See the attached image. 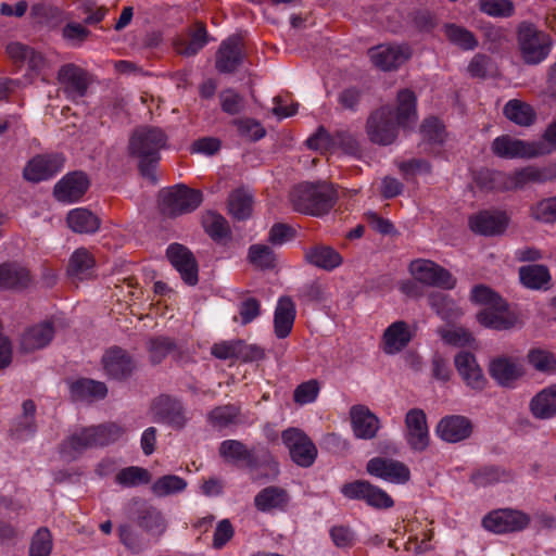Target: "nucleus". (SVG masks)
<instances>
[{"label":"nucleus","mask_w":556,"mask_h":556,"mask_svg":"<svg viewBox=\"0 0 556 556\" xmlns=\"http://www.w3.org/2000/svg\"><path fill=\"white\" fill-rule=\"evenodd\" d=\"M202 225L214 241H222L230 236L228 222L216 212H206L202 217Z\"/></svg>","instance_id":"obj_43"},{"label":"nucleus","mask_w":556,"mask_h":556,"mask_svg":"<svg viewBox=\"0 0 556 556\" xmlns=\"http://www.w3.org/2000/svg\"><path fill=\"white\" fill-rule=\"evenodd\" d=\"M489 372L498 386L513 388L525 375V368L518 358L500 356L490 362Z\"/></svg>","instance_id":"obj_18"},{"label":"nucleus","mask_w":556,"mask_h":556,"mask_svg":"<svg viewBox=\"0 0 556 556\" xmlns=\"http://www.w3.org/2000/svg\"><path fill=\"white\" fill-rule=\"evenodd\" d=\"M151 481V473L137 466H130L119 470L115 477V482L123 488H135L141 484H148Z\"/></svg>","instance_id":"obj_48"},{"label":"nucleus","mask_w":556,"mask_h":556,"mask_svg":"<svg viewBox=\"0 0 556 556\" xmlns=\"http://www.w3.org/2000/svg\"><path fill=\"white\" fill-rule=\"evenodd\" d=\"M479 10L491 17H510L515 14L511 0H479Z\"/></svg>","instance_id":"obj_51"},{"label":"nucleus","mask_w":556,"mask_h":556,"mask_svg":"<svg viewBox=\"0 0 556 556\" xmlns=\"http://www.w3.org/2000/svg\"><path fill=\"white\" fill-rule=\"evenodd\" d=\"M471 300L476 304L489 307L501 304L503 299L493 292L490 288L484 286H477L471 291Z\"/></svg>","instance_id":"obj_63"},{"label":"nucleus","mask_w":556,"mask_h":556,"mask_svg":"<svg viewBox=\"0 0 556 556\" xmlns=\"http://www.w3.org/2000/svg\"><path fill=\"white\" fill-rule=\"evenodd\" d=\"M36 406L33 401H25L23 403V420L14 430L17 439L25 440L35 433L36 427L34 424V415Z\"/></svg>","instance_id":"obj_55"},{"label":"nucleus","mask_w":556,"mask_h":556,"mask_svg":"<svg viewBox=\"0 0 556 556\" xmlns=\"http://www.w3.org/2000/svg\"><path fill=\"white\" fill-rule=\"evenodd\" d=\"M187 481L176 475H166L156 479L151 485V491L155 496L164 497L180 493L186 490Z\"/></svg>","instance_id":"obj_46"},{"label":"nucleus","mask_w":556,"mask_h":556,"mask_svg":"<svg viewBox=\"0 0 556 556\" xmlns=\"http://www.w3.org/2000/svg\"><path fill=\"white\" fill-rule=\"evenodd\" d=\"M417 122L416 97L408 89L397 93L396 106H381L371 113L366 123L369 140L376 144L389 146L395 141L399 129H407Z\"/></svg>","instance_id":"obj_1"},{"label":"nucleus","mask_w":556,"mask_h":556,"mask_svg":"<svg viewBox=\"0 0 556 556\" xmlns=\"http://www.w3.org/2000/svg\"><path fill=\"white\" fill-rule=\"evenodd\" d=\"M249 260L256 267L273 268L276 264L274 251L264 244H253L249 249Z\"/></svg>","instance_id":"obj_57"},{"label":"nucleus","mask_w":556,"mask_h":556,"mask_svg":"<svg viewBox=\"0 0 556 556\" xmlns=\"http://www.w3.org/2000/svg\"><path fill=\"white\" fill-rule=\"evenodd\" d=\"M96 261L92 254L85 248H79L71 255L67 273L76 279H86L93 274Z\"/></svg>","instance_id":"obj_38"},{"label":"nucleus","mask_w":556,"mask_h":556,"mask_svg":"<svg viewBox=\"0 0 556 556\" xmlns=\"http://www.w3.org/2000/svg\"><path fill=\"white\" fill-rule=\"evenodd\" d=\"M305 261L326 271H332L340 267L343 263V257L333 248L325 244H317L304 250Z\"/></svg>","instance_id":"obj_29"},{"label":"nucleus","mask_w":556,"mask_h":556,"mask_svg":"<svg viewBox=\"0 0 556 556\" xmlns=\"http://www.w3.org/2000/svg\"><path fill=\"white\" fill-rule=\"evenodd\" d=\"M531 414L538 419L556 416V383L542 389L530 402Z\"/></svg>","instance_id":"obj_31"},{"label":"nucleus","mask_w":556,"mask_h":556,"mask_svg":"<svg viewBox=\"0 0 556 556\" xmlns=\"http://www.w3.org/2000/svg\"><path fill=\"white\" fill-rule=\"evenodd\" d=\"M517 42L520 56L528 65H538L544 62L554 47V40L549 34L526 22L518 27Z\"/></svg>","instance_id":"obj_5"},{"label":"nucleus","mask_w":556,"mask_h":556,"mask_svg":"<svg viewBox=\"0 0 556 556\" xmlns=\"http://www.w3.org/2000/svg\"><path fill=\"white\" fill-rule=\"evenodd\" d=\"M65 159L62 154L37 155L24 168V177L31 182L50 179L64 167Z\"/></svg>","instance_id":"obj_16"},{"label":"nucleus","mask_w":556,"mask_h":556,"mask_svg":"<svg viewBox=\"0 0 556 556\" xmlns=\"http://www.w3.org/2000/svg\"><path fill=\"white\" fill-rule=\"evenodd\" d=\"M166 255L186 283L193 286L198 282V266L192 253L187 248L180 244H170Z\"/></svg>","instance_id":"obj_23"},{"label":"nucleus","mask_w":556,"mask_h":556,"mask_svg":"<svg viewBox=\"0 0 556 556\" xmlns=\"http://www.w3.org/2000/svg\"><path fill=\"white\" fill-rule=\"evenodd\" d=\"M350 417L353 433L357 439L370 440L376 437L380 428V420L368 407L352 406Z\"/></svg>","instance_id":"obj_25"},{"label":"nucleus","mask_w":556,"mask_h":556,"mask_svg":"<svg viewBox=\"0 0 556 556\" xmlns=\"http://www.w3.org/2000/svg\"><path fill=\"white\" fill-rule=\"evenodd\" d=\"M290 201L300 213L321 216L333 206L334 191L327 182L301 184L291 191Z\"/></svg>","instance_id":"obj_4"},{"label":"nucleus","mask_w":556,"mask_h":556,"mask_svg":"<svg viewBox=\"0 0 556 556\" xmlns=\"http://www.w3.org/2000/svg\"><path fill=\"white\" fill-rule=\"evenodd\" d=\"M289 500V495L283 489L267 486L256 494L254 505L257 510L263 513L283 510L288 506Z\"/></svg>","instance_id":"obj_32"},{"label":"nucleus","mask_w":556,"mask_h":556,"mask_svg":"<svg viewBox=\"0 0 556 556\" xmlns=\"http://www.w3.org/2000/svg\"><path fill=\"white\" fill-rule=\"evenodd\" d=\"M443 30L448 41L463 50H473L478 46L475 35L460 25L446 24Z\"/></svg>","instance_id":"obj_45"},{"label":"nucleus","mask_w":556,"mask_h":556,"mask_svg":"<svg viewBox=\"0 0 556 556\" xmlns=\"http://www.w3.org/2000/svg\"><path fill=\"white\" fill-rule=\"evenodd\" d=\"M138 525L149 534L157 536L162 535L167 528L164 515L155 507L144 509L139 516Z\"/></svg>","instance_id":"obj_44"},{"label":"nucleus","mask_w":556,"mask_h":556,"mask_svg":"<svg viewBox=\"0 0 556 556\" xmlns=\"http://www.w3.org/2000/svg\"><path fill=\"white\" fill-rule=\"evenodd\" d=\"M520 281L529 289H541L551 280L548 269L543 265H527L519 269Z\"/></svg>","instance_id":"obj_42"},{"label":"nucleus","mask_w":556,"mask_h":556,"mask_svg":"<svg viewBox=\"0 0 556 556\" xmlns=\"http://www.w3.org/2000/svg\"><path fill=\"white\" fill-rule=\"evenodd\" d=\"M428 302L443 320L452 321L463 314L456 303L444 293L432 292L428 298Z\"/></svg>","instance_id":"obj_40"},{"label":"nucleus","mask_w":556,"mask_h":556,"mask_svg":"<svg viewBox=\"0 0 556 556\" xmlns=\"http://www.w3.org/2000/svg\"><path fill=\"white\" fill-rule=\"evenodd\" d=\"M29 281L28 271L16 264L0 265V289H17Z\"/></svg>","instance_id":"obj_39"},{"label":"nucleus","mask_w":556,"mask_h":556,"mask_svg":"<svg viewBox=\"0 0 556 556\" xmlns=\"http://www.w3.org/2000/svg\"><path fill=\"white\" fill-rule=\"evenodd\" d=\"M413 338L409 325L403 320L392 323L383 332L381 349L388 355H394L404 350Z\"/></svg>","instance_id":"obj_27"},{"label":"nucleus","mask_w":556,"mask_h":556,"mask_svg":"<svg viewBox=\"0 0 556 556\" xmlns=\"http://www.w3.org/2000/svg\"><path fill=\"white\" fill-rule=\"evenodd\" d=\"M67 226L77 233H94L100 228V219L85 207L71 210L66 216Z\"/></svg>","instance_id":"obj_36"},{"label":"nucleus","mask_w":556,"mask_h":556,"mask_svg":"<svg viewBox=\"0 0 556 556\" xmlns=\"http://www.w3.org/2000/svg\"><path fill=\"white\" fill-rule=\"evenodd\" d=\"M366 470L370 476L394 484H404L410 479V470L404 463L388 457L369 459Z\"/></svg>","instance_id":"obj_14"},{"label":"nucleus","mask_w":556,"mask_h":556,"mask_svg":"<svg viewBox=\"0 0 556 556\" xmlns=\"http://www.w3.org/2000/svg\"><path fill=\"white\" fill-rule=\"evenodd\" d=\"M438 333L444 343L453 346H467L473 341L471 333L462 327H444Z\"/></svg>","instance_id":"obj_54"},{"label":"nucleus","mask_w":556,"mask_h":556,"mask_svg":"<svg viewBox=\"0 0 556 556\" xmlns=\"http://www.w3.org/2000/svg\"><path fill=\"white\" fill-rule=\"evenodd\" d=\"M240 136L250 140H260L266 135L262 124L253 118H239L233 122Z\"/></svg>","instance_id":"obj_61"},{"label":"nucleus","mask_w":556,"mask_h":556,"mask_svg":"<svg viewBox=\"0 0 556 556\" xmlns=\"http://www.w3.org/2000/svg\"><path fill=\"white\" fill-rule=\"evenodd\" d=\"M220 456L229 463L250 462L252 459L251 452L247 446L237 440H225L219 446Z\"/></svg>","instance_id":"obj_49"},{"label":"nucleus","mask_w":556,"mask_h":556,"mask_svg":"<svg viewBox=\"0 0 556 556\" xmlns=\"http://www.w3.org/2000/svg\"><path fill=\"white\" fill-rule=\"evenodd\" d=\"M202 200L200 191L186 186H177L164 194L163 208L169 215H181L194 211Z\"/></svg>","instance_id":"obj_13"},{"label":"nucleus","mask_w":556,"mask_h":556,"mask_svg":"<svg viewBox=\"0 0 556 556\" xmlns=\"http://www.w3.org/2000/svg\"><path fill=\"white\" fill-rule=\"evenodd\" d=\"M239 409L233 405L214 408L208 415V421L214 428L223 429L238 422Z\"/></svg>","instance_id":"obj_53"},{"label":"nucleus","mask_w":556,"mask_h":556,"mask_svg":"<svg viewBox=\"0 0 556 556\" xmlns=\"http://www.w3.org/2000/svg\"><path fill=\"white\" fill-rule=\"evenodd\" d=\"M102 365L106 375L115 379L126 377L134 368L131 358L119 348L108 350L102 357Z\"/></svg>","instance_id":"obj_30"},{"label":"nucleus","mask_w":556,"mask_h":556,"mask_svg":"<svg viewBox=\"0 0 556 556\" xmlns=\"http://www.w3.org/2000/svg\"><path fill=\"white\" fill-rule=\"evenodd\" d=\"M529 364L538 371L551 372L556 370L554 354L544 349H532L527 355Z\"/></svg>","instance_id":"obj_52"},{"label":"nucleus","mask_w":556,"mask_h":556,"mask_svg":"<svg viewBox=\"0 0 556 556\" xmlns=\"http://www.w3.org/2000/svg\"><path fill=\"white\" fill-rule=\"evenodd\" d=\"M127 429L116 422L97 427L83 428L71 434L60 447L64 460L77 458L84 451L93 446H103L124 437Z\"/></svg>","instance_id":"obj_2"},{"label":"nucleus","mask_w":556,"mask_h":556,"mask_svg":"<svg viewBox=\"0 0 556 556\" xmlns=\"http://www.w3.org/2000/svg\"><path fill=\"white\" fill-rule=\"evenodd\" d=\"M242 60V40L238 36H231L220 43L216 54V68L222 73H231L237 70Z\"/></svg>","instance_id":"obj_26"},{"label":"nucleus","mask_w":556,"mask_h":556,"mask_svg":"<svg viewBox=\"0 0 556 556\" xmlns=\"http://www.w3.org/2000/svg\"><path fill=\"white\" fill-rule=\"evenodd\" d=\"M458 375L465 384L476 392H481L488 384L481 367L473 354L469 352H459L454 359Z\"/></svg>","instance_id":"obj_19"},{"label":"nucleus","mask_w":556,"mask_h":556,"mask_svg":"<svg viewBox=\"0 0 556 556\" xmlns=\"http://www.w3.org/2000/svg\"><path fill=\"white\" fill-rule=\"evenodd\" d=\"M337 132L331 135L325 128L320 127L315 135L311 136L306 142L309 149L325 152H336Z\"/></svg>","instance_id":"obj_58"},{"label":"nucleus","mask_w":556,"mask_h":556,"mask_svg":"<svg viewBox=\"0 0 556 556\" xmlns=\"http://www.w3.org/2000/svg\"><path fill=\"white\" fill-rule=\"evenodd\" d=\"M167 137L155 127H140L129 140L130 154L139 160V168L146 178L156 181L155 166L160 160V151L166 147Z\"/></svg>","instance_id":"obj_3"},{"label":"nucleus","mask_w":556,"mask_h":556,"mask_svg":"<svg viewBox=\"0 0 556 556\" xmlns=\"http://www.w3.org/2000/svg\"><path fill=\"white\" fill-rule=\"evenodd\" d=\"M52 546L53 543L50 531L47 528H40L31 539L29 556H50Z\"/></svg>","instance_id":"obj_56"},{"label":"nucleus","mask_w":556,"mask_h":556,"mask_svg":"<svg viewBox=\"0 0 556 556\" xmlns=\"http://www.w3.org/2000/svg\"><path fill=\"white\" fill-rule=\"evenodd\" d=\"M503 113L510 122L528 127L536 119V112L532 105L518 99L509 100L503 109Z\"/></svg>","instance_id":"obj_37"},{"label":"nucleus","mask_w":556,"mask_h":556,"mask_svg":"<svg viewBox=\"0 0 556 556\" xmlns=\"http://www.w3.org/2000/svg\"><path fill=\"white\" fill-rule=\"evenodd\" d=\"M480 325L495 330H508L518 321L516 314L510 312L507 303L502 300L501 304L484 307L477 314Z\"/></svg>","instance_id":"obj_24"},{"label":"nucleus","mask_w":556,"mask_h":556,"mask_svg":"<svg viewBox=\"0 0 556 556\" xmlns=\"http://www.w3.org/2000/svg\"><path fill=\"white\" fill-rule=\"evenodd\" d=\"M509 217L502 211H481L469 218L470 229L482 236H496L505 231Z\"/></svg>","instance_id":"obj_21"},{"label":"nucleus","mask_w":556,"mask_h":556,"mask_svg":"<svg viewBox=\"0 0 556 556\" xmlns=\"http://www.w3.org/2000/svg\"><path fill=\"white\" fill-rule=\"evenodd\" d=\"M70 392L74 401L91 402L105 397L108 388L103 382L83 378L70 384Z\"/></svg>","instance_id":"obj_33"},{"label":"nucleus","mask_w":556,"mask_h":556,"mask_svg":"<svg viewBox=\"0 0 556 556\" xmlns=\"http://www.w3.org/2000/svg\"><path fill=\"white\" fill-rule=\"evenodd\" d=\"M341 493L349 500H363L367 505L378 509L391 508L394 505L386 491L364 480L345 483L341 488Z\"/></svg>","instance_id":"obj_10"},{"label":"nucleus","mask_w":556,"mask_h":556,"mask_svg":"<svg viewBox=\"0 0 556 556\" xmlns=\"http://www.w3.org/2000/svg\"><path fill=\"white\" fill-rule=\"evenodd\" d=\"M54 336V329L51 323L45 321L28 328L22 336L21 346L29 352L42 349L50 343Z\"/></svg>","instance_id":"obj_35"},{"label":"nucleus","mask_w":556,"mask_h":556,"mask_svg":"<svg viewBox=\"0 0 556 556\" xmlns=\"http://www.w3.org/2000/svg\"><path fill=\"white\" fill-rule=\"evenodd\" d=\"M531 216L542 223L556 222V197L540 201L531 207Z\"/></svg>","instance_id":"obj_60"},{"label":"nucleus","mask_w":556,"mask_h":556,"mask_svg":"<svg viewBox=\"0 0 556 556\" xmlns=\"http://www.w3.org/2000/svg\"><path fill=\"white\" fill-rule=\"evenodd\" d=\"M375 66L382 71L395 70L404 64L412 55L406 45H379L368 51Z\"/></svg>","instance_id":"obj_17"},{"label":"nucleus","mask_w":556,"mask_h":556,"mask_svg":"<svg viewBox=\"0 0 556 556\" xmlns=\"http://www.w3.org/2000/svg\"><path fill=\"white\" fill-rule=\"evenodd\" d=\"M153 413L157 421L181 429L187 424L185 409L179 401L168 396H161L153 406Z\"/></svg>","instance_id":"obj_28"},{"label":"nucleus","mask_w":556,"mask_h":556,"mask_svg":"<svg viewBox=\"0 0 556 556\" xmlns=\"http://www.w3.org/2000/svg\"><path fill=\"white\" fill-rule=\"evenodd\" d=\"M471 421L460 415L443 417L435 427L437 435L445 442L457 443L470 437Z\"/></svg>","instance_id":"obj_22"},{"label":"nucleus","mask_w":556,"mask_h":556,"mask_svg":"<svg viewBox=\"0 0 556 556\" xmlns=\"http://www.w3.org/2000/svg\"><path fill=\"white\" fill-rule=\"evenodd\" d=\"M291 459L301 467H309L317 457V447L307 434L299 428H288L281 434Z\"/></svg>","instance_id":"obj_8"},{"label":"nucleus","mask_w":556,"mask_h":556,"mask_svg":"<svg viewBox=\"0 0 556 556\" xmlns=\"http://www.w3.org/2000/svg\"><path fill=\"white\" fill-rule=\"evenodd\" d=\"M174 349V343L170 339L157 337L150 340L149 352L151 361L154 364L162 362V359Z\"/></svg>","instance_id":"obj_62"},{"label":"nucleus","mask_w":556,"mask_h":556,"mask_svg":"<svg viewBox=\"0 0 556 556\" xmlns=\"http://www.w3.org/2000/svg\"><path fill=\"white\" fill-rule=\"evenodd\" d=\"M56 80L62 91L73 101L83 98L88 88L87 72L73 63L60 67Z\"/></svg>","instance_id":"obj_15"},{"label":"nucleus","mask_w":556,"mask_h":556,"mask_svg":"<svg viewBox=\"0 0 556 556\" xmlns=\"http://www.w3.org/2000/svg\"><path fill=\"white\" fill-rule=\"evenodd\" d=\"M207 43V34L204 26L200 25L190 35L189 38H178L175 40V49L182 55H194Z\"/></svg>","instance_id":"obj_41"},{"label":"nucleus","mask_w":556,"mask_h":556,"mask_svg":"<svg viewBox=\"0 0 556 556\" xmlns=\"http://www.w3.org/2000/svg\"><path fill=\"white\" fill-rule=\"evenodd\" d=\"M490 175L492 188L515 190L529 184H543L556 179V164L544 167L526 166L511 173L492 172Z\"/></svg>","instance_id":"obj_6"},{"label":"nucleus","mask_w":556,"mask_h":556,"mask_svg":"<svg viewBox=\"0 0 556 556\" xmlns=\"http://www.w3.org/2000/svg\"><path fill=\"white\" fill-rule=\"evenodd\" d=\"M404 438L410 450L424 452L430 444L427 416L420 408H412L405 415Z\"/></svg>","instance_id":"obj_12"},{"label":"nucleus","mask_w":556,"mask_h":556,"mask_svg":"<svg viewBox=\"0 0 556 556\" xmlns=\"http://www.w3.org/2000/svg\"><path fill=\"white\" fill-rule=\"evenodd\" d=\"M530 517L516 509H497L486 515L483 520V527L494 533H508L521 531L528 527Z\"/></svg>","instance_id":"obj_11"},{"label":"nucleus","mask_w":556,"mask_h":556,"mask_svg":"<svg viewBox=\"0 0 556 556\" xmlns=\"http://www.w3.org/2000/svg\"><path fill=\"white\" fill-rule=\"evenodd\" d=\"M252 195L242 189L235 190L229 195V213L237 219H245L252 213Z\"/></svg>","instance_id":"obj_47"},{"label":"nucleus","mask_w":556,"mask_h":556,"mask_svg":"<svg viewBox=\"0 0 556 556\" xmlns=\"http://www.w3.org/2000/svg\"><path fill=\"white\" fill-rule=\"evenodd\" d=\"M295 318V307L292 300L288 296H282L278 300L274 315L275 334L279 339L289 336L292 330Z\"/></svg>","instance_id":"obj_34"},{"label":"nucleus","mask_w":556,"mask_h":556,"mask_svg":"<svg viewBox=\"0 0 556 556\" xmlns=\"http://www.w3.org/2000/svg\"><path fill=\"white\" fill-rule=\"evenodd\" d=\"M330 536L333 544L339 548L352 547L356 541L354 532L349 527L344 526L332 527Z\"/></svg>","instance_id":"obj_64"},{"label":"nucleus","mask_w":556,"mask_h":556,"mask_svg":"<svg viewBox=\"0 0 556 556\" xmlns=\"http://www.w3.org/2000/svg\"><path fill=\"white\" fill-rule=\"evenodd\" d=\"M413 278L422 285L453 289L456 280L450 271L430 260L418 258L409 264Z\"/></svg>","instance_id":"obj_9"},{"label":"nucleus","mask_w":556,"mask_h":556,"mask_svg":"<svg viewBox=\"0 0 556 556\" xmlns=\"http://www.w3.org/2000/svg\"><path fill=\"white\" fill-rule=\"evenodd\" d=\"M89 187L87 176L81 172L65 175L56 182L53 194L59 202L71 204L79 201Z\"/></svg>","instance_id":"obj_20"},{"label":"nucleus","mask_w":556,"mask_h":556,"mask_svg":"<svg viewBox=\"0 0 556 556\" xmlns=\"http://www.w3.org/2000/svg\"><path fill=\"white\" fill-rule=\"evenodd\" d=\"M492 151L502 159H532L547 153L548 149L543 141H525L504 135L493 140Z\"/></svg>","instance_id":"obj_7"},{"label":"nucleus","mask_w":556,"mask_h":556,"mask_svg":"<svg viewBox=\"0 0 556 556\" xmlns=\"http://www.w3.org/2000/svg\"><path fill=\"white\" fill-rule=\"evenodd\" d=\"M507 478L508 475L505 470L498 467L490 466L475 471L470 477V481L478 488H484L501 481H505Z\"/></svg>","instance_id":"obj_50"},{"label":"nucleus","mask_w":556,"mask_h":556,"mask_svg":"<svg viewBox=\"0 0 556 556\" xmlns=\"http://www.w3.org/2000/svg\"><path fill=\"white\" fill-rule=\"evenodd\" d=\"M320 386L315 379L302 382L293 392V400L299 405L314 403L319 394Z\"/></svg>","instance_id":"obj_59"}]
</instances>
